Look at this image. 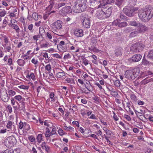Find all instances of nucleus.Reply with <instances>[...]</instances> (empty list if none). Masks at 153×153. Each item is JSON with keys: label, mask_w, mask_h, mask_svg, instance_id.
Masks as SVG:
<instances>
[{"label": "nucleus", "mask_w": 153, "mask_h": 153, "mask_svg": "<svg viewBox=\"0 0 153 153\" xmlns=\"http://www.w3.org/2000/svg\"><path fill=\"white\" fill-rule=\"evenodd\" d=\"M138 15L140 19L143 22H148L152 17L153 13L151 7L139 10Z\"/></svg>", "instance_id": "nucleus-1"}, {"label": "nucleus", "mask_w": 153, "mask_h": 153, "mask_svg": "<svg viewBox=\"0 0 153 153\" xmlns=\"http://www.w3.org/2000/svg\"><path fill=\"white\" fill-rule=\"evenodd\" d=\"M138 9L137 7H133L129 8H125L123 9V11L125 14L129 16H134L137 13V11Z\"/></svg>", "instance_id": "nucleus-2"}, {"label": "nucleus", "mask_w": 153, "mask_h": 153, "mask_svg": "<svg viewBox=\"0 0 153 153\" xmlns=\"http://www.w3.org/2000/svg\"><path fill=\"white\" fill-rule=\"evenodd\" d=\"M144 46L141 42L133 44L131 47L130 49L133 52L137 53L142 51Z\"/></svg>", "instance_id": "nucleus-3"}, {"label": "nucleus", "mask_w": 153, "mask_h": 153, "mask_svg": "<svg viewBox=\"0 0 153 153\" xmlns=\"http://www.w3.org/2000/svg\"><path fill=\"white\" fill-rule=\"evenodd\" d=\"M139 74V70L138 72H137V71L136 72L135 69L134 70V71L131 70H128L126 71L125 76L126 78L129 80H132L136 77Z\"/></svg>", "instance_id": "nucleus-4"}, {"label": "nucleus", "mask_w": 153, "mask_h": 153, "mask_svg": "<svg viewBox=\"0 0 153 153\" xmlns=\"http://www.w3.org/2000/svg\"><path fill=\"white\" fill-rule=\"evenodd\" d=\"M16 142V139L14 136H12L7 137L4 140V143L6 146L11 147L13 146Z\"/></svg>", "instance_id": "nucleus-5"}, {"label": "nucleus", "mask_w": 153, "mask_h": 153, "mask_svg": "<svg viewBox=\"0 0 153 153\" xmlns=\"http://www.w3.org/2000/svg\"><path fill=\"white\" fill-rule=\"evenodd\" d=\"M8 25L12 28L14 29L16 33H19V30L20 29L18 25L17 22L16 20L11 19L10 20V22L8 24Z\"/></svg>", "instance_id": "nucleus-6"}, {"label": "nucleus", "mask_w": 153, "mask_h": 153, "mask_svg": "<svg viewBox=\"0 0 153 153\" xmlns=\"http://www.w3.org/2000/svg\"><path fill=\"white\" fill-rule=\"evenodd\" d=\"M57 34L55 31H49L45 33V36L47 39H49L52 42L55 43V45H56V43L57 42V40L56 39H53V40H51L52 39L53 37L54 36V34Z\"/></svg>", "instance_id": "nucleus-7"}, {"label": "nucleus", "mask_w": 153, "mask_h": 153, "mask_svg": "<svg viewBox=\"0 0 153 153\" xmlns=\"http://www.w3.org/2000/svg\"><path fill=\"white\" fill-rule=\"evenodd\" d=\"M62 22L59 20H58L51 25V28L53 31L57 32L58 30L61 29L62 27Z\"/></svg>", "instance_id": "nucleus-8"}, {"label": "nucleus", "mask_w": 153, "mask_h": 153, "mask_svg": "<svg viewBox=\"0 0 153 153\" xmlns=\"http://www.w3.org/2000/svg\"><path fill=\"white\" fill-rule=\"evenodd\" d=\"M90 18L85 16L82 19L83 26L86 28H89L90 26Z\"/></svg>", "instance_id": "nucleus-9"}, {"label": "nucleus", "mask_w": 153, "mask_h": 153, "mask_svg": "<svg viewBox=\"0 0 153 153\" xmlns=\"http://www.w3.org/2000/svg\"><path fill=\"white\" fill-rule=\"evenodd\" d=\"M137 27V31L139 33H144L147 30V27L141 23H139Z\"/></svg>", "instance_id": "nucleus-10"}, {"label": "nucleus", "mask_w": 153, "mask_h": 153, "mask_svg": "<svg viewBox=\"0 0 153 153\" xmlns=\"http://www.w3.org/2000/svg\"><path fill=\"white\" fill-rule=\"evenodd\" d=\"M74 34L77 38L81 37L83 36V31L82 29H76L74 30Z\"/></svg>", "instance_id": "nucleus-11"}, {"label": "nucleus", "mask_w": 153, "mask_h": 153, "mask_svg": "<svg viewBox=\"0 0 153 153\" xmlns=\"http://www.w3.org/2000/svg\"><path fill=\"white\" fill-rule=\"evenodd\" d=\"M75 4L73 7V11L76 13H79L83 12L85 10L83 8H82L79 4L75 3Z\"/></svg>", "instance_id": "nucleus-12"}, {"label": "nucleus", "mask_w": 153, "mask_h": 153, "mask_svg": "<svg viewBox=\"0 0 153 153\" xmlns=\"http://www.w3.org/2000/svg\"><path fill=\"white\" fill-rule=\"evenodd\" d=\"M0 97L1 100L4 102H7L9 101L10 98L6 92H3L2 93L0 94Z\"/></svg>", "instance_id": "nucleus-13"}, {"label": "nucleus", "mask_w": 153, "mask_h": 153, "mask_svg": "<svg viewBox=\"0 0 153 153\" xmlns=\"http://www.w3.org/2000/svg\"><path fill=\"white\" fill-rule=\"evenodd\" d=\"M76 3L79 4L85 10L87 7L86 0H77Z\"/></svg>", "instance_id": "nucleus-14"}, {"label": "nucleus", "mask_w": 153, "mask_h": 153, "mask_svg": "<svg viewBox=\"0 0 153 153\" xmlns=\"http://www.w3.org/2000/svg\"><path fill=\"white\" fill-rule=\"evenodd\" d=\"M60 12L63 15L67 13H70L72 12V9L70 6H67L64 7L62 8Z\"/></svg>", "instance_id": "nucleus-15"}, {"label": "nucleus", "mask_w": 153, "mask_h": 153, "mask_svg": "<svg viewBox=\"0 0 153 153\" xmlns=\"http://www.w3.org/2000/svg\"><path fill=\"white\" fill-rule=\"evenodd\" d=\"M100 2V0H89V3L90 4V6L97 8V7H98V4Z\"/></svg>", "instance_id": "nucleus-16"}, {"label": "nucleus", "mask_w": 153, "mask_h": 153, "mask_svg": "<svg viewBox=\"0 0 153 153\" xmlns=\"http://www.w3.org/2000/svg\"><path fill=\"white\" fill-rule=\"evenodd\" d=\"M97 17L100 19H103L107 18L104 11L101 10L97 13Z\"/></svg>", "instance_id": "nucleus-17"}, {"label": "nucleus", "mask_w": 153, "mask_h": 153, "mask_svg": "<svg viewBox=\"0 0 153 153\" xmlns=\"http://www.w3.org/2000/svg\"><path fill=\"white\" fill-rule=\"evenodd\" d=\"M142 56L139 54H136L133 55L131 58V60L134 62L139 61L141 59Z\"/></svg>", "instance_id": "nucleus-18"}, {"label": "nucleus", "mask_w": 153, "mask_h": 153, "mask_svg": "<svg viewBox=\"0 0 153 153\" xmlns=\"http://www.w3.org/2000/svg\"><path fill=\"white\" fill-rule=\"evenodd\" d=\"M67 74L65 73L63 71L60 70V71L58 72L56 74V76L57 78H63L65 79V76Z\"/></svg>", "instance_id": "nucleus-19"}, {"label": "nucleus", "mask_w": 153, "mask_h": 153, "mask_svg": "<svg viewBox=\"0 0 153 153\" xmlns=\"http://www.w3.org/2000/svg\"><path fill=\"white\" fill-rule=\"evenodd\" d=\"M41 146L42 149H45L47 152L50 151V147L45 142H42L41 145Z\"/></svg>", "instance_id": "nucleus-20"}, {"label": "nucleus", "mask_w": 153, "mask_h": 153, "mask_svg": "<svg viewBox=\"0 0 153 153\" xmlns=\"http://www.w3.org/2000/svg\"><path fill=\"white\" fill-rule=\"evenodd\" d=\"M65 81L66 82L71 84H75V82L74 79L72 78H69L68 77H66L65 78Z\"/></svg>", "instance_id": "nucleus-21"}, {"label": "nucleus", "mask_w": 153, "mask_h": 153, "mask_svg": "<svg viewBox=\"0 0 153 153\" xmlns=\"http://www.w3.org/2000/svg\"><path fill=\"white\" fill-rule=\"evenodd\" d=\"M79 49L80 48L77 47L76 45L72 46L70 48V49L74 53L79 52Z\"/></svg>", "instance_id": "nucleus-22"}, {"label": "nucleus", "mask_w": 153, "mask_h": 153, "mask_svg": "<svg viewBox=\"0 0 153 153\" xmlns=\"http://www.w3.org/2000/svg\"><path fill=\"white\" fill-rule=\"evenodd\" d=\"M57 48L59 51L62 52H64L66 50L65 45H57Z\"/></svg>", "instance_id": "nucleus-23"}, {"label": "nucleus", "mask_w": 153, "mask_h": 153, "mask_svg": "<svg viewBox=\"0 0 153 153\" xmlns=\"http://www.w3.org/2000/svg\"><path fill=\"white\" fill-rule=\"evenodd\" d=\"M111 12L112 10L111 7L108 8L105 12H104L107 18L110 16L111 13Z\"/></svg>", "instance_id": "nucleus-24"}, {"label": "nucleus", "mask_w": 153, "mask_h": 153, "mask_svg": "<svg viewBox=\"0 0 153 153\" xmlns=\"http://www.w3.org/2000/svg\"><path fill=\"white\" fill-rule=\"evenodd\" d=\"M14 99L19 102L22 101L23 100H25V99L24 97H23L20 95H17L15 96L14 97Z\"/></svg>", "instance_id": "nucleus-25"}, {"label": "nucleus", "mask_w": 153, "mask_h": 153, "mask_svg": "<svg viewBox=\"0 0 153 153\" xmlns=\"http://www.w3.org/2000/svg\"><path fill=\"white\" fill-rule=\"evenodd\" d=\"M14 123L10 121H8L6 125V127L10 130L12 129V127H14V126L13 125Z\"/></svg>", "instance_id": "nucleus-26"}, {"label": "nucleus", "mask_w": 153, "mask_h": 153, "mask_svg": "<svg viewBox=\"0 0 153 153\" xmlns=\"http://www.w3.org/2000/svg\"><path fill=\"white\" fill-rule=\"evenodd\" d=\"M115 54L117 56H121V49L120 48H118L116 49L115 51Z\"/></svg>", "instance_id": "nucleus-27"}, {"label": "nucleus", "mask_w": 153, "mask_h": 153, "mask_svg": "<svg viewBox=\"0 0 153 153\" xmlns=\"http://www.w3.org/2000/svg\"><path fill=\"white\" fill-rule=\"evenodd\" d=\"M54 0H51L49 1V5L46 8L47 10H51L53 8V6L54 4Z\"/></svg>", "instance_id": "nucleus-28"}, {"label": "nucleus", "mask_w": 153, "mask_h": 153, "mask_svg": "<svg viewBox=\"0 0 153 153\" xmlns=\"http://www.w3.org/2000/svg\"><path fill=\"white\" fill-rule=\"evenodd\" d=\"M17 63L20 66L23 67L24 65L25 62L24 60L22 59H19L17 61Z\"/></svg>", "instance_id": "nucleus-29"}, {"label": "nucleus", "mask_w": 153, "mask_h": 153, "mask_svg": "<svg viewBox=\"0 0 153 153\" xmlns=\"http://www.w3.org/2000/svg\"><path fill=\"white\" fill-rule=\"evenodd\" d=\"M5 50L7 51L8 52H10V51L11 49V44H5L4 46H3Z\"/></svg>", "instance_id": "nucleus-30"}, {"label": "nucleus", "mask_w": 153, "mask_h": 153, "mask_svg": "<svg viewBox=\"0 0 153 153\" xmlns=\"http://www.w3.org/2000/svg\"><path fill=\"white\" fill-rule=\"evenodd\" d=\"M106 1L105 0H104L102 1H100V3L99 5H98V7H97V8H99L103 7V6H105L106 5H107L106 3H105Z\"/></svg>", "instance_id": "nucleus-31"}, {"label": "nucleus", "mask_w": 153, "mask_h": 153, "mask_svg": "<svg viewBox=\"0 0 153 153\" xmlns=\"http://www.w3.org/2000/svg\"><path fill=\"white\" fill-rule=\"evenodd\" d=\"M139 33L137 30H134V31L132 32L130 34V36L131 37H134L137 36L138 33Z\"/></svg>", "instance_id": "nucleus-32"}, {"label": "nucleus", "mask_w": 153, "mask_h": 153, "mask_svg": "<svg viewBox=\"0 0 153 153\" xmlns=\"http://www.w3.org/2000/svg\"><path fill=\"white\" fill-rule=\"evenodd\" d=\"M37 141L39 143H40L42 140V135L41 134H39L36 138Z\"/></svg>", "instance_id": "nucleus-33"}, {"label": "nucleus", "mask_w": 153, "mask_h": 153, "mask_svg": "<svg viewBox=\"0 0 153 153\" xmlns=\"http://www.w3.org/2000/svg\"><path fill=\"white\" fill-rule=\"evenodd\" d=\"M147 56L150 59H153V49L149 51Z\"/></svg>", "instance_id": "nucleus-34"}, {"label": "nucleus", "mask_w": 153, "mask_h": 153, "mask_svg": "<svg viewBox=\"0 0 153 153\" xmlns=\"http://www.w3.org/2000/svg\"><path fill=\"white\" fill-rule=\"evenodd\" d=\"M127 25V23L126 22H120L118 25V27H122L126 26Z\"/></svg>", "instance_id": "nucleus-35"}, {"label": "nucleus", "mask_w": 153, "mask_h": 153, "mask_svg": "<svg viewBox=\"0 0 153 153\" xmlns=\"http://www.w3.org/2000/svg\"><path fill=\"white\" fill-rule=\"evenodd\" d=\"M120 22V20L119 19H117L115 20L112 23L113 25L117 26H118V25Z\"/></svg>", "instance_id": "nucleus-36"}, {"label": "nucleus", "mask_w": 153, "mask_h": 153, "mask_svg": "<svg viewBox=\"0 0 153 153\" xmlns=\"http://www.w3.org/2000/svg\"><path fill=\"white\" fill-rule=\"evenodd\" d=\"M8 92L9 95L11 97L14 96L16 94V92L12 90H9Z\"/></svg>", "instance_id": "nucleus-37"}, {"label": "nucleus", "mask_w": 153, "mask_h": 153, "mask_svg": "<svg viewBox=\"0 0 153 153\" xmlns=\"http://www.w3.org/2000/svg\"><path fill=\"white\" fill-rule=\"evenodd\" d=\"M40 36H41L39 34L33 36V39L34 40L36 41V45L37 44L36 42L40 38Z\"/></svg>", "instance_id": "nucleus-38"}, {"label": "nucleus", "mask_w": 153, "mask_h": 153, "mask_svg": "<svg viewBox=\"0 0 153 153\" xmlns=\"http://www.w3.org/2000/svg\"><path fill=\"white\" fill-rule=\"evenodd\" d=\"M25 32L23 29L22 30H19V33H17L20 36L24 37L25 36Z\"/></svg>", "instance_id": "nucleus-39"}, {"label": "nucleus", "mask_w": 153, "mask_h": 153, "mask_svg": "<svg viewBox=\"0 0 153 153\" xmlns=\"http://www.w3.org/2000/svg\"><path fill=\"white\" fill-rule=\"evenodd\" d=\"M45 69L48 71H50L51 70V66L50 64H48L45 66Z\"/></svg>", "instance_id": "nucleus-40"}, {"label": "nucleus", "mask_w": 153, "mask_h": 153, "mask_svg": "<svg viewBox=\"0 0 153 153\" xmlns=\"http://www.w3.org/2000/svg\"><path fill=\"white\" fill-rule=\"evenodd\" d=\"M26 77L27 78L30 77L33 80H34L35 79L34 74L32 73H31L30 75H27Z\"/></svg>", "instance_id": "nucleus-41"}, {"label": "nucleus", "mask_w": 153, "mask_h": 153, "mask_svg": "<svg viewBox=\"0 0 153 153\" xmlns=\"http://www.w3.org/2000/svg\"><path fill=\"white\" fill-rule=\"evenodd\" d=\"M138 23L137 22L135 21H131L130 22H129V25H131V26H136L137 27V25H138Z\"/></svg>", "instance_id": "nucleus-42"}, {"label": "nucleus", "mask_w": 153, "mask_h": 153, "mask_svg": "<svg viewBox=\"0 0 153 153\" xmlns=\"http://www.w3.org/2000/svg\"><path fill=\"white\" fill-rule=\"evenodd\" d=\"M141 63L142 65H148L150 63V62L146 60V59L143 58Z\"/></svg>", "instance_id": "nucleus-43"}, {"label": "nucleus", "mask_w": 153, "mask_h": 153, "mask_svg": "<svg viewBox=\"0 0 153 153\" xmlns=\"http://www.w3.org/2000/svg\"><path fill=\"white\" fill-rule=\"evenodd\" d=\"M150 81V79H145L142 80L141 83L143 85H146L148 83V82H149Z\"/></svg>", "instance_id": "nucleus-44"}, {"label": "nucleus", "mask_w": 153, "mask_h": 153, "mask_svg": "<svg viewBox=\"0 0 153 153\" xmlns=\"http://www.w3.org/2000/svg\"><path fill=\"white\" fill-rule=\"evenodd\" d=\"M114 85L117 87H119L120 85V83L119 80H116L114 83Z\"/></svg>", "instance_id": "nucleus-45"}, {"label": "nucleus", "mask_w": 153, "mask_h": 153, "mask_svg": "<svg viewBox=\"0 0 153 153\" xmlns=\"http://www.w3.org/2000/svg\"><path fill=\"white\" fill-rule=\"evenodd\" d=\"M58 132L60 136H62L65 134V132L61 128L59 129Z\"/></svg>", "instance_id": "nucleus-46"}, {"label": "nucleus", "mask_w": 153, "mask_h": 153, "mask_svg": "<svg viewBox=\"0 0 153 153\" xmlns=\"http://www.w3.org/2000/svg\"><path fill=\"white\" fill-rule=\"evenodd\" d=\"M32 18L35 20H37L38 19V14L36 13H33L32 15Z\"/></svg>", "instance_id": "nucleus-47"}, {"label": "nucleus", "mask_w": 153, "mask_h": 153, "mask_svg": "<svg viewBox=\"0 0 153 153\" xmlns=\"http://www.w3.org/2000/svg\"><path fill=\"white\" fill-rule=\"evenodd\" d=\"M25 100H23L19 102L21 103V105H20V108H21L22 109L25 108Z\"/></svg>", "instance_id": "nucleus-48"}, {"label": "nucleus", "mask_w": 153, "mask_h": 153, "mask_svg": "<svg viewBox=\"0 0 153 153\" xmlns=\"http://www.w3.org/2000/svg\"><path fill=\"white\" fill-rule=\"evenodd\" d=\"M11 102L12 105H15L16 103L17 105H19V103L17 102L13 98H12L11 100Z\"/></svg>", "instance_id": "nucleus-49"}, {"label": "nucleus", "mask_w": 153, "mask_h": 153, "mask_svg": "<svg viewBox=\"0 0 153 153\" xmlns=\"http://www.w3.org/2000/svg\"><path fill=\"white\" fill-rule=\"evenodd\" d=\"M24 124L25 125L24 126V128L26 130H29L30 129V126L29 125L27 124L26 122H24Z\"/></svg>", "instance_id": "nucleus-50"}, {"label": "nucleus", "mask_w": 153, "mask_h": 153, "mask_svg": "<svg viewBox=\"0 0 153 153\" xmlns=\"http://www.w3.org/2000/svg\"><path fill=\"white\" fill-rule=\"evenodd\" d=\"M64 129L65 130L67 131H72L74 128L72 127L69 126L68 127L66 126H64Z\"/></svg>", "instance_id": "nucleus-51"}, {"label": "nucleus", "mask_w": 153, "mask_h": 153, "mask_svg": "<svg viewBox=\"0 0 153 153\" xmlns=\"http://www.w3.org/2000/svg\"><path fill=\"white\" fill-rule=\"evenodd\" d=\"M9 13V16L10 17V18H15L16 16V15L14 13H12L10 11L8 12Z\"/></svg>", "instance_id": "nucleus-52"}, {"label": "nucleus", "mask_w": 153, "mask_h": 153, "mask_svg": "<svg viewBox=\"0 0 153 153\" xmlns=\"http://www.w3.org/2000/svg\"><path fill=\"white\" fill-rule=\"evenodd\" d=\"M82 60L83 64L85 65H87L88 64V60L85 59V57H84L83 56V58H82Z\"/></svg>", "instance_id": "nucleus-53"}, {"label": "nucleus", "mask_w": 153, "mask_h": 153, "mask_svg": "<svg viewBox=\"0 0 153 153\" xmlns=\"http://www.w3.org/2000/svg\"><path fill=\"white\" fill-rule=\"evenodd\" d=\"M28 140L31 142H34L35 141V138L33 136H31L28 137Z\"/></svg>", "instance_id": "nucleus-54"}, {"label": "nucleus", "mask_w": 153, "mask_h": 153, "mask_svg": "<svg viewBox=\"0 0 153 153\" xmlns=\"http://www.w3.org/2000/svg\"><path fill=\"white\" fill-rule=\"evenodd\" d=\"M3 40L5 44H7L8 42L9 39L6 36H4L3 37Z\"/></svg>", "instance_id": "nucleus-55"}, {"label": "nucleus", "mask_w": 153, "mask_h": 153, "mask_svg": "<svg viewBox=\"0 0 153 153\" xmlns=\"http://www.w3.org/2000/svg\"><path fill=\"white\" fill-rule=\"evenodd\" d=\"M11 149H7L4 152L0 151V153H12Z\"/></svg>", "instance_id": "nucleus-56"}, {"label": "nucleus", "mask_w": 153, "mask_h": 153, "mask_svg": "<svg viewBox=\"0 0 153 153\" xmlns=\"http://www.w3.org/2000/svg\"><path fill=\"white\" fill-rule=\"evenodd\" d=\"M12 105L14 110L15 111H17L20 108V105H17L15 104V105Z\"/></svg>", "instance_id": "nucleus-57"}, {"label": "nucleus", "mask_w": 153, "mask_h": 153, "mask_svg": "<svg viewBox=\"0 0 153 153\" xmlns=\"http://www.w3.org/2000/svg\"><path fill=\"white\" fill-rule=\"evenodd\" d=\"M31 62L36 65L38 63V61L37 59L36 58H33L31 60Z\"/></svg>", "instance_id": "nucleus-58"}, {"label": "nucleus", "mask_w": 153, "mask_h": 153, "mask_svg": "<svg viewBox=\"0 0 153 153\" xmlns=\"http://www.w3.org/2000/svg\"><path fill=\"white\" fill-rule=\"evenodd\" d=\"M111 94L114 97H116L118 95V93L117 92L113 90L110 92Z\"/></svg>", "instance_id": "nucleus-59"}, {"label": "nucleus", "mask_w": 153, "mask_h": 153, "mask_svg": "<svg viewBox=\"0 0 153 153\" xmlns=\"http://www.w3.org/2000/svg\"><path fill=\"white\" fill-rule=\"evenodd\" d=\"M33 26L32 24H30L28 26V29L31 32H32L33 30Z\"/></svg>", "instance_id": "nucleus-60"}, {"label": "nucleus", "mask_w": 153, "mask_h": 153, "mask_svg": "<svg viewBox=\"0 0 153 153\" xmlns=\"http://www.w3.org/2000/svg\"><path fill=\"white\" fill-rule=\"evenodd\" d=\"M24 125H25L24 123H23V122L21 121L19 123V128L20 129H22L23 127H24Z\"/></svg>", "instance_id": "nucleus-61"}, {"label": "nucleus", "mask_w": 153, "mask_h": 153, "mask_svg": "<svg viewBox=\"0 0 153 153\" xmlns=\"http://www.w3.org/2000/svg\"><path fill=\"white\" fill-rule=\"evenodd\" d=\"M6 12L5 10H3L0 12V16L1 17L4 16L6 15Z\"/></svg>", "instance_id": "nucleus-62"}, {"label": "nucleus", "mask_w": 153, "mask_h": 153, "mask_svg": "<svg viewBox=\"0 0 153 153\" xmlns=\"http://www.w3.org/2000/svg\"><path fill=\"white\" fill-rule=\"evenodd\" d=\"M7 109L9 113H11L12 112V108L11 106L9 105L7 106Z\"/></svg>", "instance_id": "nucleus-63"}, {"label": "nucleus", "mask_w": 153, "mask_h": 153, "mask_svg": "<svg viewBox=\"0 0 153 153\" xmlns=\"http://www.w3.org/2000/svg\"><path fill=\"white\" fill-rule=\"evenodd\" d=\"M145 153H153V150L149 148H147L146 151Z\"/></svg>", "instance_id": "nucleus-64"}]
</instances>
